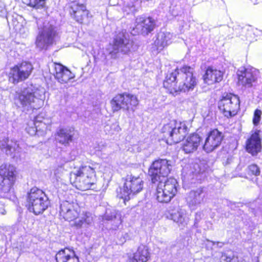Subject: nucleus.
<instances>
[{
    "mask_svg": "<svg viewBox=\"0 0 262 262\" xmlns=\"http://www.w3.org/2000/svg\"><path fill=\"white\" fill-rule=\"evenodd\" d=\"M196 84L192 69L187 66L177 69L174 72L168 74L163 82L164 88L172 96L178 95L182 92L192 91Z\"/></svg>",
    "mask_w": 262,
    "mask_h": 262,
    "instance_id": "1",
    "label": "nucleus"
},
{
    "mask_svg": "<svg viewBox=\"0 0 262 262\" xmlns=\"http://www.w3.org/2000/svg\"><path fill=\"white\" fill-rule=\"evenodd\" d=\"M100 167L98 163L82 165L75 168L70 174L71 183L77 189L85 191L91 189L96 181V170Z\"/></svg>",
    "mask_w": 262,
    "mask_h": 262,
    "instance_id": "2",
    "label": "nucleus"
},
{
    "mask_svg": "<svg viewBox=\"0 0 262 262\" xmlns=\"http://www.w3.org/2000/svg\"><path fill=\"white\" fill-rule=\"evenodd\" d=\"M80 212V206L77 203L64 201L60 204L59 215L66 221H74V225L77 228L83 225H91L93 222V214L89 212Z\"/></svg>",
    "mask_w": 262,
    "mask_h": 262,
    "instance_id": "3",
    "label": "nucleus"
},
{
    "mask_svg": "<svg viewBox=\"0 0 262 262\" xmlns=\"http://www.w3.org/2000/svg\"><path fill=\"white\" fill-rule=\"evenodd\" d=\"M45 91L43 89L33 91L31 88L24 89L16 93L14 101L18 108L24 111L29 109H37L44 103Z\"/></svg>",
    "mask_w": 262,
    "mask_h": 262,
    "instance_id": "4",
    "label": "nucleus"
},
{
    "mask_svg": "<svg viewBox=\"0 0 262 262\" xmlns=\"http://www.w3.org/2000/svg\"><path fill=\"white\" fill-rule=\"evenodd\" d=\"M163 136L169 144L180 142L185 137L188 128L185 122L171 120L161 129Z\"/></svg>",
    "mask_w": 262,
    "mask_h": 262,
    "instance_id": "5",
    "label": "nucleus"
},
{
    "mask_svg": "<svg viewBox=\"0 0 262 262\" xmlns=\"http://www.w3.org/2000/svg\"><path fill=\"white\" fill-rule=\"evenodd\" d=\"M133 41L127 34L119 33L114 38L113 43H110L106 51L111 58H116L119 53L128 54L133 47Z\"/></svg>",
    "mask_w": 262,
    "mask_h": 262,
    "instance_id": "6",
    "label": "nucleus"
},
{
    "mask_svg": "<svg viewBox=\"0 0 262 262\" xmlns=\"http://www.w3.org/2000/svg\"><path fill=\"white\" fill-rule=\"evenodd\" d=\"M49 204L48 199L42 190L36 188L31 189L28 195L27 204L30 212L39 214L47 208Z\"/></svg>",
    "mask_w": 262,
    "mask_h": 262,
    "instance_id": "7",
    "label": "nucleus"
},
{
    "mask_svg": "<svg viewBox=\"0 0 262 262\" xmlns=\"http://www.w3.org/2000/svg\"><path fill=\"white\" fill-rule=\"evenodd\" d=\"M158 182L156 193L157 200L160 203H167L177 194V180L170 178L166 181Z\"/></svg>",
    "mask_w": 262,
    "mask_h": 262,
    "instance_id": "8",
    "label": "nucleus"
},
{
    "mask_svg": "<svg viewBox=\"0 0 262 262\" xmlns=\"http://www.w3.org/2000/svg\"><path fill=\"white\" fill-rule=\"evenodd\" d=\"M15 168L11 165L0 167V195L6 198L12 189L15 180Z\"/></svg>",
    "mask_w": 262,
    "mask_h": 262,
    "instance_id": "9",
    "label": "nucleus"
},
{
    "mask_svg": "<svg viewBox=\"0 0 262 262\" xmlns=\"http://www.w3.org/2000/svg\"><path fill=\"white\" fill-rule=\"evenodd\" d=\"M144 181L140 176L128 174L123 188L121 189L120 198L124 201L129 200L132 195L139 193L143 188Z\"/></svg>",
    "mask_w": 262,
    "mask_h": 262,
    "instance_id": "10",
    "label": "nucleus"
},
{
    "mask_svg": "<svg viewBox=\"0 0 262 262\" xmlns=\"http://www.w3.org/2000/svg\"><path fill=\"white\" fill-rule=\"evenodd\" d=\"M171 168L170 161L160 159L154 161L148 170L152 182L155 183L160 181H166V178L169 173Z\"/></svg>",
    "mask_w": 262,
    "mask_h": 262,
    "instance_id": "11",
    "label": "nucleus"
},
{
    "mask_svg": "<svg viewBox=\"0 0 262 262\" xmlns=\"http://www.w3.org/2000/svg\"><path fill=\"white\" fill-rule=\"evenodd\" d=\"M138 104L137 97L128 93L118 94L111 101L113 112H117L121 109L134 111Z\"/></svg>",
    "mask_w": 262,
    "mask_h": 262,
    "instance_id": "12",
    "label": "nucleus"
},
{
    "mask_svg": "<svg viewBox=\"0 0 262 262\" xmlns=\"http://www.w3.org/2000/svg\"><path fill=\"white\" fill-rule=\"evenodd\" d=\"M56 35L54 27L49 23H44L42 28L39 29L36 37L35 45L40 49H47L53 44Z\"/></svg>",
    "mask_w": 262,
    "mask_h": 262,
    "instance_id": "13",
    "label": "nucleus"
},
{
    "mask_svg": "<svg viewBox=\"0 0 262 262\" xmlns=\"http://www.w3.org/2000/svg\"><path fill=\"white\" fill-rule=\"evenodd\" d=\"M239 103L238 97L230 93L223 96L218 103V107L225 116L229 117L236 114Z\"/></svg>",
    "mask_w": 262,
    "mask_h": 262,
    "instance_id": "14",
    "label": "nucleus"
},
{
    "mask_svg": "<svg viewBox=\"0 0 262 262\" xmlns=\"http://www.w3.org/2000/svg\"><path fill=\"white\" fill-rule=\"evenodd\" d=\"M33 69V66L28 62H23L11 69L9 73V81L17 83L27 79Z\"/></svg>",
    "mask_w": 262,
    "mask_h": 262,
    "instance_id": "15",
    "label": "nucleus"
},
{
    "mask_svg": "<svg viewBox=\"0 0 262 262\" xmlns=\"http://www.w3.org/2000/svg\"><path fill=\"white\" fill-rule=\"evenodd\" d=\"M259 75V71L254 68H247L238 71V83L247 88L256 85Z\"/></svg>",
    "mask_w": 262,
    "mask_h": 262,
    "instance_id": "16",
    "label": "nucleus"
},
{
    "mask_svg": "<svg viewBox=\"0 0 262 262\" xmlns=\"http://www.w3.org/2000/svg\"><path fill=\"white\" fill-rule=\"evenodd\" d=\"M69 13L71 17L80 24H87L91 17L86 6L76 2L71 3Z\"/></svg>",
    "mask_w": 262,
    "mask_h": 262,
    "instance_id": "17",
    "label": "nucleus"
},
{
    "mask_svg": "<svg viewBox=\"0 0 262 262\" xmlns=\"http://www.w3.org/2000/svg\"><path fill=\"white\" fill-rule=\"evenodd\" d=\"M51 118L45 112L39 114L34 119L33 125L37 127L38 136H43L51 129Z\"/></svg>",
    "mask_w": 262,
    "mask_h": 262,
    "instance_id": "18",
    "label": "nucleus"
},
{
    "mask_svg": "<svg viewBox=\"0 0 262 262\" xmlns=\"http://www.w3.org/2000/svg\"><path fill=\"white\" fill-rule=\"evenodd\" d=\"M259 130L251 132L250 137L246 142V149L247 152L252 156H256L261 151V142L259 136Z\"/></svg>",
    "mask_w": 262,
    "mask_h": 262,
    "instance_id": "19",
    "label": "nucleus"
},
{
    "mask_svg": "<svg viewBox=\"0 0 262 262\" xmlns=\"http://www.w3.org/2000/svg\"><path fill=\"white\" fill-rule=\"evenodd\" d=\"M222 139V133L218 130L210 132L205 139L203 149L207 152L212 151L221 144Z\"/></svg>",
    "mask_w": 262,
    "mask_h": 262,
    "instance_id": "20",
    "label": "nucleus"
},
{
    "mask_svg": "<svg viewBox=\"0 0 262 262\" xmlns=\"http://www.w3.org/2000/svg\"><path fill=\"white\" fill-rule=\"evenodd\" d=\"M54 69L55 77L60 83H67L70 79L75 77L73 73L61 64L54 63Z\"/></svg>",
    "mask_w": 262,
    "mask_h": 262,
    "instance_id": "21",
    "label": "nucleus"
},
{
    "mask_svg": "<svg viewBox=\"0 0 262 262\" xmlns=\"http://www.w3.org/2000/svg\"><path fill=\"white\" fill-rule=\"evenodd\" d=\"M204 198L203 189L199 188L195 190H192L188 194L186 200L189 207L191 209H195L201 204Z\"/></svg>",
    "mask_w": 262,
    "mask_h": 262,
    "instance_id": "22",
    "label": "nucleus"
},
{
    "mask_svg": "<svg viewBox=\"0 0 262 262\" xmlns=\"http://www.w3.org/2000/svg\"><path fill=\"white\" fill-rule=\"evenodd\" d=\"M150 258L149 249L144 245L140 246L134 253L128 254L129 262H147Z\"/></svg>",
    "mask_w": 262,
    "mask_h": 262,
    "instance_id": "23",
    "label": "nucleus"
},
{
    "mask_svg": "<svg viewBox=\"0 0 262 262\" xmlns=\"http://www.w3.org/2000/svg\"><path fill=\"white\" fill-rule=\"evenodd\" d=\"M168 218L177 223L180 227H185L189 221V217L186 211L180 208L172 211L170 213Z\"/></svg>",
    "mask_w": 262,
    "mask_h": 262,
    "instance_id": "24",
    "label": "nucleus"
},
{
    "mask_svg": "<svg viewBox=\"0 0 262 262\" xmlns=\"http://www.w3.org/2000/svg\"><path fill=\"white\" fill-rule=\"evenodd\" d=\"M0 149L6 155L15 157L16 154L20 152L19 144L16 141L9 140L8 138H4L0 144Z\"/></svg>",
    "mask_w": 262,
    "mask_h": 262,
    "instance_id": "25",
    "label": "nucleus"
},
{
    "mask_svg": "<svg viewBox=\"0 0 262 262\" xmlns=\"http://www.w3.org/2000/svg\"><path fill=\"white\" fill-rule=\"evenodd\" d=\"M201 141V138L197 134H192L189 136L183 143V150L186 154L195 151Z\"/></svg>",
    "mask_w": 262,
    "mask_h": 262,
    "instance_id": "26",
    "label": "nucleus"
},
{
    "mask_svg": "<svg viewBox=\"0 0 262 262\" xmlns=\"http://www.w3.org/2000/svg\"><path fill=\"white\" fill-rule=\"evenodd\" d=\"M55 258L56 262H79L75 251L67 248L59 250L56 253Z\"/></svg>",
    "mask_w": 262,
    "mask_h": 262,
    "instance_id": "27",
    "label": "nucleus"
},
{
    "mask_svg": "<svg viewBox=\"0 0 262 262\" xmlns=\"http://www.w3.org/2000/svg\"><path fill=\"white\" fill-rule=\"evenodd\" d=\"M223 73L220 70L209 67L204 76V82L208 85L219 82L223 79Z\"/></svg>",
    "mask_w": 262,
    "mask_h": 262,
    "instance_id": "28",
    "label": "nucleus"
},
{
    "mask_svg": "<svg viewBox=\"0 0 262 262\" xmlns=\"http://www.w3.org/2000/svg\"><path fill=\"white\" fill-rule=\"evenodd\" d=\"M137 28H141L143 33L148 34L154 30L155 26L154 20L150 17H138L136 19Z\"/></svg>",
    "mask_w": 262,
    "mask_h": 262,
    "instance_id": "29",
    "label": "nucleus"
},
{
    "mask_svg": "<svg viewBox=\"0 0 262 262\" xmlns=\"http://www.w3.org/2000/svg\"><path fill=\"white\" fill-rule=\"evenodd\" d=\"M31 23L20 17L19 20H13V26L15 31L23 37L27 36L29 33Z\"/></svg>",
    "mask_w": 262,
    "mask_h": 262,
    "instance_id": "30",
    "label": "nucleus"
},
{
    "mask_svg": "<svg viewBox=\"0 0 262 262\" xmlns=\"http://www.w3.org/2000/svg\"><path fill=\"white\" fill-rule=\"evenodd\" d=\"M74 135L73 130L70 128H61L57 133V141L64 145H68L72 141Z\"/></svg>",
    "mask_w": 262,
    "mask_h": 262,
    "instance_id": "31",
    "label": "nucleus"
},
{
    "mask_svg": "<svg viewBox=\"0 0 262 262\" xmlns=\"http://www.w3.org/2000/svg\"><path fill=\"white\" fill-rule=\"evenodd\" d=\"M173 38L172 34L168 32H161L158 34L155 44L158 49L161 50L172 42Z\"/></svg>",
    "mask_w": 262,
    "mask_h": 262,
    "instance_id": "32",
    "label": "nucleus"
},
{
    "mask_svg": "<svg viewBox=\"0 0 262 262\" xmlns=\"http://www.w3.org/2000/svg\"><path fill=\"white\" fill-rule=\"evenodd\" d=\"M66 170L64 169L63 165H58L54 169V178L56 181L58 182L61 180L62 177Z\"/></svg>",
    "mask_w": 262,
    "mask_h": 262,
    "instance_id": "33",
    "label": "nucleus"
},
{
    "mask_svg": "<svg viewBox=\"0 0 262 262\" xmlns=\"http://www.w3.org/2000/svg\"><path fill=\"white\" fill-rule=\"evenodd\" d=\"M123 10L127 14L134 13L136 11L134 3L133 2H130L129 0H126L124 2Z\"/></svg>",
    "mask_w": 262,
    "mask_h": 262,
    "instance_id": "34",
    "label": "nucleus"
},
{
    "mask_svg": "<svg viewBox=\"0 0 262 262\" xmlns=\"http://www.w3.org/2000/svg\"><path fill=\"white\" fill-rule=\"evenodd\" d=\"M46 0H29L28 5L36 9L42 8L45 7Z\"/></svg>",
    "mask_w": 262,
    "mask_h": 262,
    "instance_id": "35",
    "label": "nucleus"
},
{
    "mask_svg": "<svg viewBox=\"0 0 262 262\" xmlns=\"http://www.w3.org/2000/svg\"><path fill=\"white\" fill-rule=\"evenodd\" d=\"M248 174L254 175L255 176H259L260 173L259 167L254 164H251L248 166Z\"/></svg>",
    "mask_w": 262,
    "mask_h": 262,
    "instance_id": "36",
    "label": "nucleus"
},
{
    "mask_svg": "<svg viewBox=\"0 0 262 262\" xmlns=\"http://www.w3.org/2000/svg\"><path fill=\"white\" fill-rule=\"evenodd\" d=\"M262 114V112L261 110L256 109L255 110L253 118V123L255 126L257 125L260 120H261V116Z\"/></svg>",
    "mask_w": 262,
    "mask_h": 262,
    "instance_id": "37",
    "label": "nucleus"
},
{
    "mask_svg": "<svg viewBox=\"0 0 262 262\" xmlns=\"http://www.w3.org/2000/svg\"><path fill=\"white\" fill-rule=\"evenodd\" d=\"M221 259L222 260H227L228 262H238L237 257L232 256V257L228 256L226 253H221Z\"/></svg>",
    "mask_w": 262,
    "mask_h": 262,
    "instance_id": "38",
    "label": "nucleus"
},
{
    "mask_svg": "<svg viewBox=\"0 0 262 262\" xmlns=\"http://www.w3.org/2000/svg\"><path fill=\"white\" fill-rule=\"evenodd\" d=\"M32 123L33 122H31L30 123L31 126L29 125L26 128L27 132L31 136L35 135L36 134L38 135V130L37 129V127L33 125Z\"/></svg>",
    "mask_w": 262,
    "mask_h": 262,
    "instance_id": "39",
    "label": "nucleus"
},
{
    "mask_svg": "<svg viewBox=\"0 0 262 262\" xmlns=\"http://www.w3.org/2000/svg\"><path fill=\"white\" fill-rule=\"evenodd\" d=\"M7 14V12L5 5L2 1H0V16L6 17Z\"/></svg>",
    "mask_w": 262,
    "mask_h": 262,
    "instance_id": "40",
    "label": "nucleus"
},
{
    "mask_svg": "<svg viewBox=\"0 0 262 262\" xmlns=\"http://www.w3.org/2000/svg\"><path fill=\"white\" fill-rule=\"evenodd\" d=\"M255 39L254 35L252 31L250 30L248 31L246 33V40L249 42H251L254 41Z\"/></svg>",
    "mask_w": 262,
    "mask_h": 262,
    "instance_id": "41",
    "label": "nucleus"
},
{
    "mask_svg": "<svg viewBox=\"0 0 262 262\" xmlns=\"http://www.w3.org/2000/svg\"><path fill=\"white\" fill-rule=\"evenodd\" d=\"M111 128L113 131L110 133V134H114L115 132H119L121 130V128L120 127L118 123L116 122L112 124L111 126Z\"/></svg>",
    "mask_w": 262,
    "mask_h": 262,
    "instance_id": "42",
    "label": "nucleus"
},
{
    "mask_svg": "<svg viewBox=\"0 0 262 262\" xmlns=\"http://www.w3.org/2000/svg\"><path fill=\"white\" fill-rule=\"evenodd\" d=\"M6 213V210L5 208L4 204L0 202V215H5Z\"/></svg>",
    "mask_w": 262,
    "mask_h": 262,
    "instance_id": "43",
    "label": "nucleus"
},
{
    "mask_svg": "<svg viewBox=\"0 0 262 262\" xmlns=\"http://www.w3.org/2000/svg\"><path fill=\"white\" fill-rule=\"evenodd\" d=\"M209 242L212 243L213 246L216 245L217 247H219L220 248L222 247L224 245V243L223 242H213V241H209Z\"/></svg>",
    "mask_w": 262,
    "mask_h": 262,
    "instance_id": "44",
    "label": "nucleus"
},
{
    "mask_svg": "<svg viewBox=\"0 0 262 262\" xmlns=\"http://www.w3.org/2000/svg\"><path fill=\"white\" fill-rule=\"evenodd\" d=\"M114 217H115V215H111V216H110V215H108L107 213L106 212V213L105 215V216H104L103 219H104L106 220L110 221V220H113V219Z\"/></svg>",
    "mask_w": 262,
    "mask_h": 262,
    "instance_id": "45",
    "label": "nucleus"
},
{
    "mask_svg": "<svg viewBox=\"0 0 262 262\" xmlns=\"http://www.w3.org/2000/svg\"><path fill=\"white\" fill-rule=\"evenodd\" d=\"M252 3H253L254 5L258 3V0H251Z\"/></svg>",
    "mask_w": 262,
    "mask_h": 262,
    "instance_id": "46",
    "label": "nucleus"
},
{
    "mask_svg": "<svg viewBox=\"0 0 262 262\" xmlns=\"http://www.w3.org/2000/svg\"><path fill=\"white\" fill-rule=\"evenodd\" d=\"M220 258H221V253L220 254ZM220 262H228L227 260H222L221 259Z\"/></svg>",
    "mask_w": 262,
    "mask_h": 262,
    "instance_id": "47",
    "label": "nucleus"
},
{
    "mask_svg": "<svg viewBox=\"0 0 262 262\" xmlns=\"http://www.w3.org/2000/svg\"><path fill=\"white\" fill-rule=\"evenodd\" d=\"M200 172H201V171H195V173H200Z\"/></svg>",
    "mask_w": 262,
    "mask_h": 262,
    "instance_id": "48",
    "label": "nucleus"
},
{
    "mask_svg": "<svg viewBox=\"0 0 262 262\" xmlns=\"http://www.w3.org/2000/svg\"><path fill=\"white\" fill-rule=\"evenodd\" d=\"M255 262H259V260L257 259Z\"/></svg>",
    "mask_w": 262,
    "mask_h": 262,
    "instance_id": "49",
    "label": "nucleus"
}]
</instances>
